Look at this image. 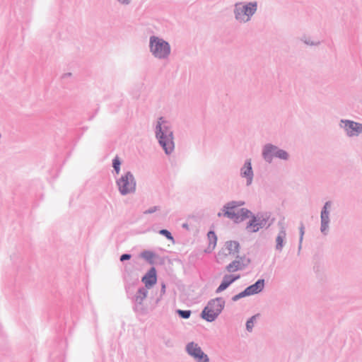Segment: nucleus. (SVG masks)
Listing matches in <instances>:
<instances>
[{"instance_id":"obj_4","label":"nucleus","mask_w":362,"mask_h":362,"mask_svg":"<svg viewBox=\"0 0 362 362\" xmlns=\"http://www.w3.org/2000/svg\"><path fill=\"white\" fill-rule=\"evenodd\" d=\"M149 49L152 55L158 59H168L171 51L169 42L156 35L149 38Z\"/></svg>"},{"instance_id":"obj_7","label":"nucleus","mask_w":362,"mask_h":362,"mask_svg":"<svg viewBox=\"0 0 362 362\" xmlns=\"http://www.w3.org/2000/svg\"><path fill=\"white\" fill-rule=\"evenodd\" d=\"M332 205L331 201H327L325 203L320 212V232L327 235L329 233V210Z\"/></svg>"},{"instance_id":"obj_11","label":"nucleus","mask_w":362,"mask_h":362,"mask_svg":"<svg viewBox=\"0 0 362 362\" xmlns=\"http://www.w3.org/2000/svg\"><path fill=\"white\" fill-rule=\"evenodd\" d=\"M240 176L246 180V185L250 186L253 181L254 172L250 158L246 159L240 170Z\"/></svg>"},{"instance_id":"obj_5","label":"nucleus","mask_w":362,"mask_h":362,"mask_svg":"<svg viewBox=\"0 0 362 362\" xmlns=\"http://www.w3.org/2000/svg\"><path fill=\"white\" fill-rule=\"evenodd\" d=\"M262 156L264 161L269 164L272 163L274 158L283 160H288L289 158V154L286 151L281 149L272 144H267L263 146Z\"/></svg>"},{"instance_id":"obj_18","label":"nucleus","mask_w":362,"mask_h":362,"mask_svg":"<svg viewBox=\"0 0 362 362\" xmlns=\"http://www.w3.org/2000/svg\"><path fill=\"white\" fill-rule=\"evenodd\" d=\"M202 349L201 347L196 343L191 341L186 345V351L187 353L194 358Z\"/></svg>"},{"instance_id":"obj_19","label":"nucleus","mask_w":362,"mask_h":362,"mask_svg":"<svg viewBox=\"0 0 362 362\" xmlns=\"http://www.w3.org/2000/svg\"><path fill=\"white\" fill-rule=\"evenodd\" d=\"M238 218H234L233 221L236 223H238L241 221H243L244 220L252 218V215H255L252 214V212L246 209V208H241L238 212Z\"/></svg>"},{"instance_id":"obj_26","label":"nucleus","mask_w":362,"mask_h":362,"mask_svg":"<svg viewBox=\"0 0 362 362\" xmlns=\"http://www.w3.org/2000/svg\"><path fill=\"white\" fill-rule=\"evenodd\" d=\"M240 261V267H243V269L246 268L251 262L250 259L247 257L245 255L244 256H236V259Z\"/></svg>"},{"instance_id":"obj_32","label":"nucleus","mask_w":362,"mask_h":362,"mask_svg":"<svg viewBox=\"0 0 362 362\" xmlns=\"http://www.w3.org/2000/svg\"><path fill=\"white\" fill-rule=\"evenodd\" d=\"M166 285L165 282L161 283V288L160 291L159 296L156 299V303L158 304L162 299L163 295L165 293Z\"/></svg>"},{"instance_id":"obj_35","label":"nucleus","mask_w":362,"mask_h":362,"mask_svg":"<svg viewBox=\"0 0 362 362\" xmlns=\"http://www.w3.org/2000/svg\"><path fill=\"white\" fill-rule=\"evenodd\" d=\"M120 165H121V160H120L118 156H115L112 159V167L117 168V167H120Z\"/></svg>"},{"instance_id":"obj_1","label":"nucleus","mask_w":362,"mask_h":362,"mask_svg":"<svg viewBox=\"0 0 362 362\" xmlns=\"http://www.w3.org/2000/svg\"><path fill=\"white\" fill-rule=\"evenodd\" d=\"M155 136L166 155H170L175 149L174 135L171 124L164 117L158 119L155 127Z\"/></svg>"},{"instance_id":"obj_39","label":"nucleus","mask_w":362,"mask_h":362,"mask_svg":"<svg viewBox=\"0 0 362 362\" xmlns=\"http://www.w3.org/2000/svg\"><path fill=\"white\" fill-rule=\"evenodd\" d=\"M115 174L119 175L120 172V167L113 168Z\"/></svg>"},{"instance_id":"obj_30","label":"nucleus","mask_w":362,"mask_h":362,"mask_svg":"<svg viewBox=\"0 0 362 362\" xmlns=\"http://www.w3.org/2000/svg\"><path fill=\"white\" fill-rule=\"evenodd\" d=\"M249 296L246 289L245 288L243 291L240 293L233 296L231 298V300L234 302L239 300L240 299Z\"/></svg>"},{"instance_id":"obj_23","label":"nucleus","mask_w":362,"mask_h":362,"mask_svg":"<svg viewBox=\"0 0 362 362\" xmlns=\"http://www.w3.org/2000/svg\"><path fill=\"white\" fill-rule=\"evenodd\" d=\"M226 269L228 272L231 273L239 270H243V267H240L239 260L235 259L233 262H231L229 264H228Z\"/></svg>"},{"instance_id":"obj_34","label":"nucleus","mask_w":362,"mask_h":362,"mask_svg":"<svg viewBox=\"0 0 362 362\" xmlns=\"http://www.w3.org/2000/svg\"><path fill=\"white\" fill-rule=\"evenodd\" d=\"M163 342L167 347L171 348L174 346L173 341L170 338H168V337H163Z\"/></svg>"},{"instance_id":"obj_6","label":"nucleus","mask_w":362,"mask_h":362,"mask_svg":"<svg viewBox=\"0 0 362 362\" xmlns=\"http://www.w3.org/2000/svg\"><path fill=\"white\" fill-rule=\"evenodd\" d=\"M116 185L121 195L134 193L136 188L135 177L131 171H127L116 180Z\"/></svg>"},{"instance_id":"obj_17","label":"nucleus","mask_w":362,"mask_h":362,"mask_svg":"<svg viewBox=\"0 0 362 362\" xmlns=\"http://www.w3.org/2000/svg\"><path fill=\"white\" fill-rule=\"evenodd\" d=\"M264 286L265 280L264 279H259L254 284L246 287L245 289L250 296L261 293L263 291Z\"/></svg>"},{"instance_id":"obj_22","label":"nucleus","mask_w":362,"mask_h":362,"mask_svg":"<svg viewBox=\"0 0 362 362\" xmlns=\"http://www.w3.org/2000/svg\"><path fill=\"white\" fill-rule=\"evenodd\" d=\"M140 256L150 264H153V259L158 257L155 252L150 250H144L141 252Z\"/></svg>"},{"instance_id":"obj_10","label":"nucleus","mask_w":362,"mask_h":362,"mask_svg":"<svg viewBox=\"0 0 362 362\" xmlns=\"http://www.w3.org/2000/svg\"><path fill=\"white\" fill-rule=\"evenodd\" d=\"M245 204L243 201H231L226 203L222 209L223 211V216L227 217L231 220L238 218V216L237 212L234 211V209Z\"/></svg>"},{"instance_id":"obj_16","label":"nucleus","mask_w":362,"mask_h":362,"mask_svg":"<svg viewBox=\"0 0 362 362\" xmlns=\"http://www.w3.org/2000/svg\"><path fill=\"white\" fill-rule=\"evenodd\" d=\"M279 226H280V230L276 238L275 249L279 252H281L285 245L286 230L283 223H279Z\"/></svg>"},{"instance_id":"obj_14","label":"nucleus","mask_w":362,"mask_h":362,"mask_svg":"<svg viewBox=\"0 0 362 362\" xmlns=\"http://www.w3.org/2000/svg\"><path fill=\"white\" fill-rule=\"evenodd\" d=\"M240 278V275L225 274L218 287L216 289V293H220L228 288L233 282Z\"/></svg>"},{"instance_id":"obj_41","label":"nucleus","mask_w":362,"mask_h":362,"mask_svg":"<svg viewBox=\"0 0 362 362\" xmlns=\"http://www.w3.org/2000/svg\"><path fill=\"white\" fill-rule=\"evenodd\" d=\"M223 213H221V212H218V217H221V216H223Z\"/></svg>"},{"instance_id":"obj_42","label":"nucleus","mask_w":362,"mask_h":362,"mask_svg":"<svg viewBox=\"0 0 362 362\" xmlns=\"http://www.w3.org/2000/svg\"><path fill=\"white\" fill-rule=\"evenodd\" d=\"M182 227H183V228H187V223H184V224L182 225Z\"/></svg>"},{"instance_id":"obj_20","label":"nucleus","mask_w":362,"mask_h":362,"mask_svg":"<svg viewBox=\"0 0 362 362\" xmlns=\"http://www.w3.org/2000/svg\"><path fill=\"white\" fill-rule=\"evenodd\" d=\"M255 215H252L250 220L247 223L245 229L249 233H257L259 230V228L257 223V219Z\"/></svg>"},{"instance_id":"obj_12","label":"nucleus","mask_w":362,"mask_h":362,"mask_svg":"<svg viewBox=\"0 0 362 362\" xmlns=\"http://www.w3.org/2000/svg\"><path fill=\"white\" fill-rule=\"evenodd\" d=\"M142 282L145 284L144 288L149 289L157 281V273L155 267H152L150 269L144 274L141 279Z\"/></svg>"},{"instance_id":"obj_37","label":"nucleus","mask_w":362,"mask_h":362,"mask_svg":"<svg viewBox=\"0 0 362 362\" xmlns=\"http://www.w3.org/2000/svg\"><path fill=\"white\" fill-rule=\"evenodd\" d=\"M122 5H129L130 4L132 0H117Z\"/></svg>"},{"instance_id":"obj_25","label":"nucleus","mask_w":362,"mask_h":362,"mask_svg":"<svg viewBox=\"0 0 362 362\" xmlns=\"http://www.w3.org/2000/svg\"><path fill=\"white\" fill-rule=\"evenodd\" d=\"M259 317V314H256L250 317L246 322V329L247 332H251L252 331L255 322Z\"/></svg>"},{"instance_id":"obj_3","label":"nucleus","mask_w":362,"mask_h":362,"mask_svg":"<svg viewBox=\"0 0 362 362\" xmlns=\"http://www.w3.org/2000/svg\"><path fill=\"white\" fill-rule=\"evenodd\" d=\"M257 10V2H237L234 4L233 13L235 19L239 23H247Z\"/></svg>"},{"instance_id":"obj_2","label":"nucleus","mask_w":362,"mask_h":362,"mask_svg":"<svg viewBox=\"0 0 362 362\" xmlns=\"http://www.w3.org/2000/svg\"><path fill=\"white\" fill-rule=\"evenodd\" d=\"M226 301L222 297H216L208 301L200 316L208 322L215 321L225 308Z\"/></svg>"},{"instance_id":"obj_13","label":"nucleus","mask_w":362,"mask_h":362,"mask_svg":"<svg viewBox=\"0 0 362 362\" xmlns=\"http://www.w3.org/2000/svg\"><path fill=\"white\" fill-rule=\"evenodd\" d=\"M124 288L129 295L130 290L139 283V277L136 274L126 272L123 274Z\"/></svg>"},{"instance_id":"obj_40","label":"nucleus","mask_w":362,"mask_h":362,"mask_svg":"<svg viewBox=\"0 0 362 362\" xmlns=\"http://www.w3.org/2000/svg\"><path fill=\"white\" fill-rule=\"evenodd\" d=\"M71 76V73H66L62 75V78H65L66 77H69V76Z\"/></svg>"},{"instance_id":"obj_21","label":"nucleus","mask_w":362,"mask_h":362,"mask_svg":"<svg viewBox=\"0 0 362 362\" xmlns=\"http://www.w3.org/2000/svg\"><path fill=\"white\" fill-rule=\"evenodd\" d=\"M226 247L228 251V254L238 253L240 249V244L235 240H229L226 243Z\"/></svg>"},{"instance_id":"obj_31","label":"nucleus","mask_w":362,"mask_h":362,"mask_svg":"<svg viewBox=\"0 0 362 362\" xmlns=\"http://www.w3.org/2000/svg\"><path fill=\"white\" fill-rule=\"evenodd\" d=\"M159 234L165 237L168 240L174 242V238L172 233L167 229H161L159 230Z\"/></svg>"},{"instance_id":"obj_27","label":"nucleus","mask_w":362,"mask_h":362,"mask_svg":"<svg viewBox=\"0 0 362 362\" xmlns=\"http://www.w3.org/2000/svg\"><path fill=\"white\" fill-rule=\"evenodd\" d=\"M176 313L178 316L182 319H189L191 316L192 311L190 310H177Z\"/></svg>"},{"instance_id":"obj_36","label":"nucleus","mask_w":362,"mask_h":362,"mask_svg":"<svg viewBox=\"0 0 362 362\" xmlns=\"http://www.w3.org/2000/svg\"><path fill=\"white\" fill-rule=\"evenodd\" d=\"M132 257V255L129 253H124L122 254L120 257H119V260L121 262H124V261H127V260H129Z\"/></svg>"},{"instance_id":"obj_33","label":"nucleus","mask_w":362,"mask_h":362,"mask_svg":"<svg viewBox=\"0 0 362 362\" xmlns=\"http://www.w3.org/2000/svg\"><path fill=\"white\" fill-rule=\"evenodd\" d=\"M160 210V206H154L153 207H151L146 211H144V214H151L157 211Z\"/></svg>"},{"instance_id":"obj_29","label":"nucleus","mask_w":362,"mask_h":362,"mask_svg":"<svg viewBox=\"0 0 362 362\" xmlns=\"http://www.w3.org/2000/svg\"><path fill=\"white\" fill-rule=\"evenodd\" d=\"M299 233H300V238H299L298 252H300L301 250L302 242H303V235L305 233V227H304V224L303 222H301L300 224Z\"/></svg>"},{"instance_id":"obj_8","label":"nucleus","mask_w":362,"mask_h":362,"mask_svg":"<svg viewBox=\"0 0 362 362\" xmlns=\"http://www.w3.org/2000/svg\"><path fill=\"white\" fill-rule=\"evenodd\" d=\"M339 125L344 129L346 135L350 137L358 136L362 132V123L349 119H341Z\"/></svg>"},{"instance_id":"obj_24","label":"nucleus","mask_w":362,"mask_h":362,"mask_svg":"<svg viewBox=\"0 0 362 362\" xmlns=\"http://www.w3.org/2000/svg\"><path fill=\"white\" fill-rule=\"evenodd\" d=\"M207 237L209 239V247H211V249H214L217 243V236L214 230H209L207 233Z\"/></svg>"},{"instance_id":"obj_38","label":"nucleus","mask_w":362,"mask_h":362,"mask_svg":"<svg viewBox=\"0 0 362 362\" xmlns=\"http://www.w3.org/2000/svg\"><path fill=\"white\" fill-rule=\"evenodd\" d=\"M305 43L307 44V45H317L320 43V42H313L310 40H306L305 41Z\"/></svg>"},{"instance_id":"obj_9","label":"nucleus","mask_w":362,"mask_h":362,"mask_svg":"<svg viewBox=\"0 0 362 362\" xmlns=\"http://www.w3.org/2000/svg\"><path fill=\"white\" fill-rule=\"evenodd\" d=\"M148 289L144 286L139 288L133 298L134 310L139 314H144L146 309L143 305V301L147 297Z\"/></svg>"},{"instance_id":"obj_15","label":"nucleus","mask_w":362,"mask_h":362,"mask_svg":"<svg viewBox=\"0 0 362 362\" xmlns=\"http://www.w3.org/2000/svg\"><path fill=\"white\" fill-rule=\"evenodd\" d=\"M255 216H257L256 218L257 219V223L259 229L263 228H268L274 222V218L269 220L271 214L269 212L258 213Z\"/></svg>"},{"instance_id":"obj_28","label":"nucleus","mask_w":362,"mask_h":362,"mask_svg":"<svg viewBox=\"0 0 362 362\" xmlns=\"http://www.w3.org/2000/svg\"><path fill=\"white\" fill-rule=\"evenodd\" d=\"M197 362H209V358L203 351L194 358Z\"/></svg>"}]
</instances>
